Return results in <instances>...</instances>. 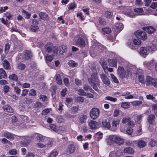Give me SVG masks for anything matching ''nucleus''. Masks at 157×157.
Masks as SVG:
<instances>
[{"instance_id": "obj_1", "label": "nucleus", "mask_w": 157, "mask_h": 157, "mask_svg": "<svg viewBox=\"0 0 157 157\" xmlns=\"http://www.w3.org/2000/svg\"><path fill=\"white\" fill-rule=\"evenodd\" d=\"M100 113L99 109L96 108H93L91 110L90 113V116L93 119H95L97 118Z\"/></svg>"}, {"instance_id": "obj_2", "label": "nucleus", "mask_w": 157, "mask_h": 157, "mask_svg": "<svg viewBox=\"0 0 157 157\" xmlns=\"http://www.w3.org/2000/svg\"><path fill=\"white\" fill-rule=\"evenodd\" d=\"M136 36L139 39L144 40L147 38V36L145 32L143 31H137L135 33Z\"/></svg>"}, {"instance_id": "obj_3", "label": "nucleus", "mask_w": 157, "mask_h": 157, "mask_svg": "<svg viewBox=\"0 0 157 157\" xmlns=\"http://www.w3.org/2000/svg\"><path fill=\"white\" fill-rule=\"evenodd\" d=\"M120 120L117 119H113L112 122V126H111L110 130L112 131H115L119 126Z\"/></svg>"}, {"instance_id": "obj_4", "label": "nucleus", "mask_w": 157, "mask_h": 157, "mask_svg": "<svg viewBox=\"0 0 157 157\" xmlns=\"http://www.w3.org/2000/svg\"><path fill=\"white\" fill-rule=\"evenodd\" d=\"M122 122L123 124H126L128 125L133 126L134 125V121H131V118L129 117H124L122 120Z\"/></svg>"}, {"instance_id": "obj_5", "label": "nucleus", "mask_w": 157, "mask_h": 157, "mask_svg": "<svg viewBox=\"0 0 157 157\" xmlns=\"http://www.w3.org/2000/svg\"><path fill=\"white\" fill-rule=\"evenodd\" d=\"M126 71L124 68L119 66L117 70V74L118 76L121 78H124L126 75Z\"/></svg>"}, {"instance_id": "obj_6", "label": "nucleus", "mask_w": 157, "mask_h": 157, "mask_svg": "<svg viewBox=\"0 0 157 157\" xmlns=\"http://www.w3.org/2000/svg\"><path fill=\"white\" fill-rule=\"evenodd\" d=\"M32 57L33 54L31 51L25 50L24 52L23 57L24 60L31 59Z\"/></svg>"}, {"instance_id": "obj_7", "label": "nucleus", "mask_w": 157, "mask_h": 157, "mask_svg": "<svg viewBox=\"0 0 157 157\" xmlns=\"http://www.w3.org/2000/svg\"><path fill=\"white\" fill-rule=\"evenodd\" d=\"M31 137L32 138L36 139L39 142L42 141L45 138V136L42 135L38 133L33 134Z\"/></svg>"}, {"instance_id": "obj_8", "label": "nucleus", "mask_w": 157, "mask_h": 157, "mask_svg": "<svg viewBox=\"0 0 157 157\" xmlns=\"http://www.w3.org/2000/svg\"><path fill=\"white\" fill-rule=\"evenodd\" d=\"M100 75L103 83L106 86H109L110 84V82L107 76L104 74H101Z\"/></svg>"}, {"instance_id": "obj_9", "label": "nucleus", "mask_w": 157, "mask_h": 157, "mask_svg": "<svg viewBox=\"0 0 157 157\" xmlns=\"http://www.w3.org/2000/svg\"><path fill=\"white\" fill-rule=\"evenodd\" d=\"M75 42L76 44L75 45H76L79 47L83 48L85 46V41L81 37H79L75 40Z\"/></svg>"}, {"instance_id": "obj_10", "label": "nucleus", "mask_w": 157, "mask_h": 157, "mask_svg": "<svg viewBox=\"0 0 157 157\" xmlns=\"http://www.w3.org/2000/svg\"><path fill=\"white\" fill-rule=\"evenodd\" d=\"M149 52L148 49L145 47H141L140 49L139 53L144 57H145Z\"/></svg>"}, {"instance_id": "obj_11", "label": "nucleus", "mask_w": 157, "mask_h": 157, "mask_svg": "<svg viewBox=\"0 0 157 157\" xmlns=\"http://www.w3.org/2000/svg\"><path fill=\"white\" fill-rule=\"evenodd\" d=\"M155 116L154 114H150L147 118V120L149 123L151 125L155 124Z\"/></svg>"}, {"instance_id": "obj_12", "label": "nucleus", "mask_w": 157, "mask_h": 157, "mask_svg": "<svg viewBox=\"0 0 157 157\" xmlns=\"http://www.w3.org/2000/svg\"><path fill=\"white\" fill-rule=\"evenodd\" d=\"M123 25L122 23L117 22L115 24L114 30L116 33H118L123 29Z\"/></svg>"}, {"instance_id": "obj_13", "label": "nucleus", "mask_w": 157, "mask_h": 157, "mask_svg": "<svg viewBox=\"0 0 157 157\" xmlns=\"http://www.w3.org/2000/svg\"><path fill=\"white\" fill-rule=\"evenodd\" d=\"M46 50L49 53H51L53 51V52L56 54L58 52L57 48L56 47H53L52 45L47 47L46 48Z\"/></svg>"}, {"instance_id": "obj_14", "label": "nucleus", "mask_w": 157, "mask_h": 157, "mask_svg": "<svg viewBox=\"0 0 157 157\" xmlns=\"http://www.w3.org/2000/svg\"><path fill=\"white\" fill-rule=\"evenodd\" d=\"M91 128L92 129H96L98 128L99 127V125L98 123L95 121H90L89 123Z\"/></svg>"}, {"instance_id": "obj_15", "label": "nucleus", "mask_w": 157, "mask_h": 157, "mask_svg": "<svg viewBox=\"0 0 157 157\" xmlns=\"http://www.w3.org/2000/svg\"><path fill=\"white\" fill-rule=\"evenodd\" d=\"M114 142L118 145H121L124 143L123 139L119 136L114 135Z\"/></svg>"}, {"instance_id": "obj_16", "label": "nucleus", "mask_w": 157, "mask_h": 157, "mask_svg": "<svg viewBox=\"0 0 157 157\" xmlns=\"http://www.w3.org/2000/svg\"><path fill=\"white\" fill-rule=\"evenodd\" d=\"M108 64L109 67H117V61L115 59H109L108 60Z\"/></svg>"}, {"instance_id": "obj_17", "label": "nucleus", "mask_w": 157, "mask_h": 157, "mask_svg": "<svg viewBox=\"0 0 157 157\" xmlns=\"http://www.w3.org/2000/svg\"><path fill=\"white\" fill-rule=\"evenodd\" d=\"M98 82V79L97 75L95 74L92 75H91L90 81H89V83H97Z\"/></svg>"}, {"instance_id": "obj_18", "label": "nucleus", "mask_w": 157, "mask_h": 157, "mask_svg": "<svg viewBox=\"0 0 157 157\" xmlns=\"http://www.w3.org/2000/svg\"><path fill=\"white\" fill-rule=\"evenodd\" d=\"M146 81L147 82V85H148L151 84L153 86H156L155 84L154 83V82H155V80L150 76H147L146 78Z\"/></svg>"}, {"instance_id": "obj_19", "label": "nucleus", "mask_w": 157, "mask_h": 157, "mask_svg": "<svg viewBox=\"0 0 157 157\" xmlns=\"http://www.w3.org/2000/svg\"><path fill=\"white\" fill-rule=\"evenodd\" d=\"M102 127L108 129L110 130V129H111V125L110 123L106 119L102 121Z\"/></svg>"}, {"instance_id": "obj_20", "label": "nucleus", "mask_w": 157, "mask_h": 157, "mask_svg": "<svg viewBox=\"0 0 157 157\" xmlns=\"http://www.w3.org/2000/svg\"><path fill=\"white\" fill-rule=\"evenodd\" d=\"M7 77L5 71L2 68H0V79L2 78L6 79Z\"/></svg>"}, {"instance_id": "obj_21", "label": "nucleus", "mask_w": 157, "mask_h": 157, "mask_svg": "<svg viewBox=\"0 0 157 157\" xmlns=\"http://www.w3.org/2000/svg\"><path fill=\"white\" fill-rule=\"evenodd\" d=\"M2 108L4 111L6 112L13 113L14 112L12 108L8 105H6L3 106Z\"/></svg>"}, {"instance_id": "obj_22", "label": "nucleus", "mask_w": 157, "mask_h": 157, "mask_svg": "<svg viewBox=\"0 0 157 157\" xmlns=\"http://www.w3.org/2000/svg\"><path fill=\"white\" fill-rule=\"evenodd\" d=\"M124 153L131 154H132L134 152L133 149L131 147L125 148L124 150Z\"/></svg>"}, {"instance_id": "obj_23", "label": "nucleus", "mask_w": 157, "mask_h": 157, "mask_svg": "<svg viewBox=\"0 0 157 157\" xmlns=\"http://www.w3.org/2000/svg\"><path fill=\"white\" fill-rule=\"evenodd\" d=\"M4 137L8 139H13L14 135L9 132H4L3 133Z\"/></svg>"}, {"instance_id": "obj_24", "label": "nucleus", "mask_w": 157, "mask_h": 157, "mask_svg": "<svg viewBox=\"0 0 157 157\" xmlns=\"http://www.w3.org/2000/svg\"><path fill=\"white\" fill-rule=\"evenodd\" d=\"M53 56H51L49 55H47L46 57H45V61L48 65V66H50V64L49 63L50 62H51L53 59Z\"/></svg>"}, {"instance_id": "obj_25", "label": "nucleus", "mask_w": 157, "mask_h": 157, "mask_svg": "<svg viewBox=\"0 0 157 157\" xmlns=\"http://www.w3.org/2000/svg\"><path fill=\"white\" fill-rule=\"evenodd\" d=\"M114 135H110L107 139V141L108 145H111L114 142Z\"/></svg>"}, {"instance_id": "obj_26", "label": "nucleus", "mask_w": 157, "mask_h": 157, "mask_svg": "<svg viewBox=\"0 0 157 157\" xmlns=\"http://www.w3.org/2000/svg\"><path fill=\"white\" fill-rule=\"evenodd\" d=\"M105 49V47L100 44H98L95 47V49L99 52H101L102 51Z\"/></svg>"}, {"instance_id": "obj_27", "label": "nucleus", "mask_w": 157, "mask_h": 157, "mask_svg": "<svg viewBox=\"0 0 157 157\" xmlns=\"http://www.w3.org/2000/svg\"><path fill=\"white\" fill-rule=\"evenodd\" d=\"M87 117L85 115H81L78 117V121L81 124H82L85 122L87 119Z\"/></svg>"}, {"instance_id": "obj_28", "label": "nucleus", "mask_w": 157, "mask_h": 157, "mask_svg": "<svg viewBox=\"0 0 157 157\" xmlns=\"http://www.w3.org/2000/svg\"><path fill=\"white\" fill-rule=\"evenodd\" d=\"M39 15L41 19L46 20L48 19V15L45 13L40 12L39 13Z\"/></svg>"}, {"instance_id": "obj_29", "label": "nucleus", "mask_w": 157, "mask_h": 157, "mask_svg": "<svg viewBox=\"0 0 157 157\" xmlns=\"http://www.w3.org/2000/svg\"><path fill=\"white\" fill-rule=\"evenodd\" d=\"M121 106L124 109L129 108L130 106V104L129 102H124L121 103Z\"/></svg>"}, {"instance_id": "obj_30", "label": "nucleus", "mask_w": 157, "mask_h": 157, "mask_svg": "<svg viewBox=\"0 0 157 157\" xmlns=\"http://www.w3.org/2000/svg\"><path fill=\"white\" fill-rule=\"evenodd\" d=\"M134 11L136 13V15H141L144 12V10L142 8H139L134 9Z\"/></svg>"}, {"instance_id": "obj_31", "label": "nucleus", "mask_w": 157, "mask_h": 157, "mask_svg": "<svg viewBox=\"0 0 157 157\" xmlns=\"http://www.w3.org/2000/svg\"><path fill=\"white\" fill-rule=\"evenodd\" d=\"M145 30L148 33L151 34L155 32V30L153 27L149 26L145 28Z\"/></svg>"}, {"instance_id": "obj_32", "label": "nucleus", "mask_w": 157, "mask_h": 157, "mask_svg": "<svg viewBox=\"0 0 157 157\" xmlns=\"http://www.w3.org/2000/svg\"><path fill=\"white\" fill-rule=\"evenodd\" d=\"M75 150V146L73 144H71L69 146L67 151L70 153L72 154L74 152Z\"/></svg>"}, {"instance_id": "obj_33", "label": "nucleus", "mask_w": 157, "mask_h": 157, "mask_svg": "<svg viewBox=\"0 0 157 157\" xmlns=\"http://www.w3.org/2000/svg\"><path fill=\"white\" fill-rule=\"evenodd\" d=\"M3 67L6 70H9L10 68V63L7 60H4L3 63Z\"/></svg>"}, {"instance_id": "obj_34", "label": "nucleus", "mask_w": 157, "mask_h": 157, "mask_svg": "<svg viewBox=\"0 0 157 157\" xmlns=\"http://www.w3.org/2000/svg\"><path fill=\"white\" fill-rule=\"evenodd\" d=\"M33 102V99L32 98L25 97L24 98V102L27 104H31Z\"/></svg>"}, {"instance_id": "obj_35", "label": "nucleus", "mask_w": 157, "mask_h": 157, "mask_svg": "<svg viewBox=\"0 0 157 157\" xmlns=\"http://www.w3.org/2000/svg\"><path fill=\"white\" fill-rule=\"evenodd\" d=\"M124 13H125V14L130 17L133 18L135 17L136 15L132 11H131L130 9L129 11L125 12L124 11Z\"/></svg>"}, {"instance_id": "obj_36", "label": "nucleus", "mask_w": 157, "mask_h": 157, "mask_svg": "<svg viewBox=\"0 0 157 157\" xmlns=\"http://www.w3.org/2000/svg\"><path fill=\"white\" fill-rule=\"evenodd\" d=\"M138 146L140 148H143L146 145V142L143 140H140L137 143Z\"/></svg>"}, {"instance_id": "obj_37", "label": "nucleus", "mask_w": 157, "mask_h": 157, "mask_svg": "<svg viewBox=\"0 0 157 157\" xmlns=\"http://www.w3.org/2000/svg\"><path fill=\"white\" fill-rule=\"evenodd\" d=\"M22 15L26 19H29L31 16V14L30 13L24 10H22Z\"/></svg>"}, {"instance_id": "obj_38", "label": "nucleus", "mask_w": 157, "mask_h": 157, "mask_svg": "<svg viewBox=\"0 0 157 157\" xmlns=\"http://www.w3.org/2000/svg\"><path fill=\"white\" fill-rule=\"evenodd\" d=\"M56 80L57 81V83L59 85H61L62 83V81L61 79V77L59 75H56L55 76Z\"/></svg>"}, {"instance_id": "obj_39", "label": "nucleus", "mask_w": 157, "mask_h": 157, "mask_svg": "<svg viewBox=\"0 0 157 157\" xmlns=\"http://www.w3.org/2000/svg\"><path fill=\"white\" fill-rule=\"evenodd\" d=\"M9 78L15 82H17L18 80V77L15 74H12L10 75L9 77Z\"/></svg>"}, {"instance_id": "obj_40", "label": "nucleus", "mask_w": 157, "mask_h": 157, "mask_svg": "<svg viewBox=\"0 0 157 157\" xmlns=\"http://www.w3.org/2000/svg\"><path fill=\"white\" fill-rule=\"evenodd\" d=\"M84 98L82 96H77L75 98V101L78 102H83L84 100Z\"/></svg>"}, {"instance_id": "obj_41", "label": "nucleus", "mask_w": 157, "mask_h": 157, "mask_svg": "<svg viewBox=\"0 0 157 157\" xmlns=\"http://www.w3.org/2000/svg\"><path fill=\"white\" fill-rule=\"evenodd\" d=\"M120 10L124 14H125V13H124V11H130V7H125V6H121L119 7Z\"/></svg>"}, {"instance_id": "obj_42", "label": "nucleus", "mask_w": 157, "mask_h": 157, "mask_svg": "<svg viewBox=\"0 0 157 157\" xmlns=\"http://www.w3.org/2000/svg\"><path fill=\"white\" fill-rule=\"evenodd\" d=\"M17 67L20 70H23L25 68L26 66L25 64L19 63L17 64Z\"/></svg>"}, {"instance_id": "obj_43", "label": "nucleus", "mask_w": 157, "mask_h": 157, "mask_svg": "<svg viewBox=\"0 0 157 157\" xmlns=\"http://www.w3.org/2000/svg\"><path fill=\"white\" fill-rule=\"evenodd\" d=\"M113 15L112 12L110 11H106L105 14V16L107 18H110Z\"/></svg>"}, {"instance_id": "obj_44", "label": "nucleus", "mask_w": 157, "mask_h": 157, "mask_svg": "<svg viewBox=\"0 0 157 157\" xmlns=\"http://www.w3.org/2000/svg\"><path fill=\"white\" fill-rule=\"evenodd\" d=\"M68 64L70 66L73 67L78 65V63L73 60H70L68 62Z\"/></svg>"}, {"instance_id": "obj_45", "label": "nucleus", "mask_w": 157, "mask_h": 157, "mask_svg": "<svg viewBox=\"0 0 157 157\" xmlns=\"http://www.w3.org/2000/svg\"><path fill=\"white\" fill-rule=\"evenodd\" d=\"M148 144L151 147H154L156 145V141L153 139H151Z\"/></svg>"}, {"instance_id": "obj_46", "label": "nucleus", "mask_w": 157, "mask_h": 157, "mask_svg": "<svg viewBox=\"0 0 157 157\" xmlns=\"http://www.w3.org/2000/svg\"><path fill=\"white\" fill-rule=\"evenodd\" d=\"M9 154L12 155H16L17 153V151L16 149H12L8 151Z\"/></svg>"}, {"instance_id": "obj_47", "label": "nucleus", "mask_w": 157, "mask_h": 157, "mask_svg": "<svg viewBox=\"0 0 157 157\" xmlns=\"http://www.w3.org/2000/svg\"><path fill=\"white\" fill-rule=\"evenodd\" d=\"M58 152L56 150H53L50 153L49 157H56L58 155Z\"/></svg>"}, {"instance_id": "obj_48", "label": "nucleus", "mask_w": 157, "mask_h": 157, "mask_svg": "<svg viewBox=\"0 0 157 157\" xmlns=\"http://www.w3.org/2000/svg\"><path fill=\"white\" fill-rule=\"evenodd\" d=\"M101 66L102 68L105 73H107V68L108 67L107 65L106 62H103L101 63Z\"/></svg>"}, {"instance_id": "obj_49", "label": "nucleus", "mask_w": 157, "mask_h": 157, "mask_svg": "<svg viewBox=\"0 0 157 157\" xmlns=\"http://www.w3.org/2000/svg\"><path fill=\"white\" fill-rule=\"evenodd\" d=\"M10 45L8 43H7L6 44L4 49V52L6 54H7L8 53L10 48Z\"/></svg>"}, {"instance_id": "obj_50", "label": "nucleus", "mask_w": 157, "mask_h": 157, "mask_svg": "<svg viewBox=\"0 0 157 157\" xmlns=\"http://www.w3.org/2000/svg\"><path fill=\"white\" fill-rule=\"evenodd\" d=\"M39 27L36 25H31L30 26V29L32 32H35L39 29Z\"/></svg>"}, {"instance_id": "obj_51", "label": "nucleus", "mask_w": 157, "mask_h": 157, "mask_svg": "<svg viewBox=\"0 0 157 157\" xmlns=\"http://www.w3.org/2000/svg\"><path fill=\"white\" fill-rule=\"evenodd\" d=\"M105 100L115 102L117 100V99L116 98H113L110 96H107L105 97Z\"/></svg>"}, {"instance_id": "obj_52", "label": "nucleus", "mask_w": 157, "mask_h": 157, "mask_svg": "<svg viewBox=\"0 0 157 157\" xmlns=\"http://www.w3.org/2000/svg\"><path fill=\"white\" fill-rule=\"evenodd\" d=\"M78 94L80 95L85 96L86 95V92L82 89H80L78 90Z\"/></svg>"}, {"instance_id": "obj_53", "label": "nucleus", "mask_w": 157, "mask_h": 157, "mask_svg": "<svg viewBox=\"0 0 157 157\" xmlns=\"http://www.w3.org/2000/svg\"><path fill=\"white\" fill-rule=\"evenodd\" d=\"M36 95V92L35 90L34 89H31L29 91V95L35 96Z\"/></svg>"}, {"instance_id": "obj_54", "label": "nucleus", "mask_w": 157, "mask_h": 157, "mask_svg": "<svg viewBox=\"0 0 157 157\" xmlns=\"http://www.w3.org/2000/svg\"><path fill=\"white\" fill-rule=\"evenodd\" d=\"M49 127L50 128L55 132H57L58 129L56 125L53 124H50Z\"/></svg>"}, {"instance_id": "obj_55", "label": "nucleus", "mask_w": 157, "mask_h": 157, "mask_svg": "<svg viewBox=\"0 0 157 157\" xmlns=\"http://www.w3.org/2000/svg\"><path fill=\"white\" fill-rule=\"evenodd\" d=\"M75 83L77 86H81L82 84V82L81 80L79 79L78 78H75Z\"/></svg>"}, {"instance_id": "obj_56", "label": "nucleus", "mask_w": 157, "mask_h": 157, "mask_svg": "<svg viewBox=\"0 0 157 157\" xmlns=\"http://www.w3.org/2000/svg\"><path fill=\"white\" fill-rule=\"evenodd\" d=\"M132 105L134 106H137L142 104V102L141 101H133L131 102Z\"/></svg>"}, {"instance_id": "obj_57", "label": "nucleus", "mask_w": 157, "mask_h": 157, "mask_svg": "<svg viewBox=\"0 0 157 157\" xmlns=\"http://www.w3.org/2000/svg\"><path fill=\"white\" fill-rule=\"evenodd\" d=\"M102 31L103 32L105 33H106L108 34L110 33L111 32V29L110 28L106 27L103 28Z\"/></svg>"}, {"instance_id": "obj_58", "label": "nucleus", "mask_w": 157, "mask_h": 157, "mask_svg": "<svg viewBox=\"0 0 157 157\" xmlns=\"http://www.w3.org/2000/svg\"><path fill=\"white\" fill-rule=\"evenodd\" d=\"M110 76L113 82L117 83L119 82L117 78L112 74H110Z\"/></svg>"}, {"instance_id": "obj_59", "label": "nucleus", "mask_w": 157, "mask_h": 157, "mask_svg": "<svg viewBox=\"0 0 157 157\" xmlns=\"http://www.w3.org/2000/svg\"><path fill=\"white\" fill-rule=\"evenodd\" d=\"M13 89L14 91L17 95L20 94L21 90L17 86H15L14 87Z\"/></svg>"}, {"instance_id": "obj_60", "label": "nucleus", "mask_w": 157, "mask_h": 157, "mask_svg": "<svg viewBox=\"0 0 157 157\" xmlns=\"http://www.w3.org/2000/svg\"><path fill=\"white\" fill-rule=\"evenodd\" d=\"M29 92V90L25 89L22 90V93L21 94V97L25 96Z\"/></svg>"}, {"instance_id": "obj_61", "label": "nucleus", "mask_w": 157, "mask_h": 157, "mask_svg": "<svg viewBox=\"0 0 157 157\" xmlns=\"http://www.w3.org/2000/svg\"><path fill=\"white\" fill-rule=\"evenodd\" d=\"M143 116L142 115L140 114L137 116L136 117V120H135L136 122H137L138 123H140V121L142 118Z\"/></svg>"}, {"instance_id": "obj_62", "label": "nucleus", "mask_w": 157, "mask_h": 157, "mask_svg": "<svg viewBox=\"0 0 157 157\" xmlns=\"http://www.w3.org/2000/svg\"><path fill=\"white\" fill-rule=\"evenodd\" d=\"M133 129L132 127H128L126 130V132L127 134L128 135H131Z\"/></svg>"}, {"instance_id": "obj_63", "label": "nucleus", "mask_w": 157, "mask_h": 157, "mask_svg": "<svg viewBox=\"0 0 157 157\" xmlns=\"http://www.w3.org/2000/svg\"><path fill=\"white\" fill-rule=\"evenodd\" d=\"M139 81L142 83H144L145 82L144 78L143 76L139 75L138 77Z\"/></svg>"}, {"instance_id": "obj_64", "label": "nucleus", "mask_w": 157, "mask_h": 157, "mask_svg": "<svg viewBox=\"0 0 157 157\" xmlns=\"http://www.w3.org/2000/svg\"><path fill=\"white\" fill-rule=\"evenodd\" d=\"M141 41L139 39H135L133 40V43L136 45H139L141 44Z\"/></svg>"}]
</instances>
